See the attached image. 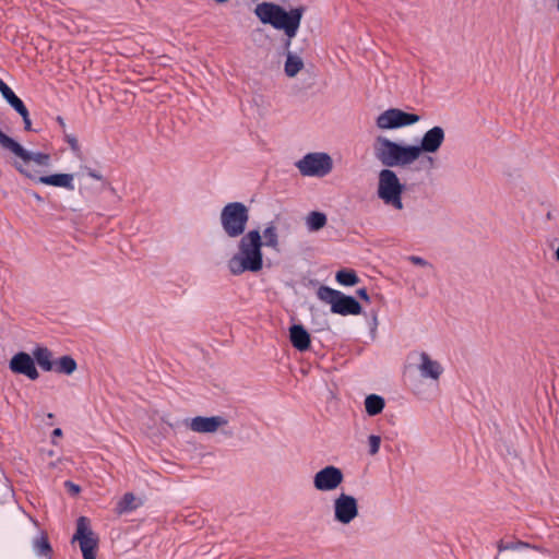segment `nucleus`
Returning a JSON list of instances; mask_svg holds the SVG:
<instances>
[{
	"label": "nucleus",
	"mask_w": 559,
	"mask_h": 559,
	"mask_svg": "<svg viewBox=\"0 0 559 559\" xmlns=\"http://www.w3.org/2000/svg\"><path fill=\"white\" fill-rule=\"evenodd\" d=\"M445 141V131L440 126L427 130L419 144H403L384 135H378L372 143L374 158L386 167H408L418 162L420 168L431 171L437 168L438 159L435 154Z\"/></svg>",
	"instance_id": "obj_1"
},
{
	"label": "nucleus",
	"mask_w": 559,
	"mask_h": 559,
	"mask_svg": "<svg viewBox=\"0 0 559 559\" xmlns=\"http://www.w3.org/2000/svg\"><path fill=\"white\" fill-rule=\"evenodd\" d=\"M263 241L258 229H252L241 236L238 251L228 260L227 267L233 275L246 272L258 273L263 269Z\"/></svg>",
	"instance_id": "obj_2"
},
{
	"label": "nucleus",
	"mask_w": 559,
	"mask_h": 559,
	"mask_svg": "<svg viewBox=\"0 0 559 559\" xmlns=\"http://www.w3.org/2000/svg\"><path fill=\"white\" fill-rule=\"evenodd\" d=\"M305 9L302 7L292 9L286 12L281 5L272 2L259 3L254 13L263 24H270L276 29L284 31L288 39L285 48L288 50L292 38H294L300 26Z\"/></svg>",
	"instance_id": "obj_3"
},
{
	"label": "nucleus",
	"mask_w": 559,
	"mask_h": 559,
	"mask_svg": "<svg viewBox=\"0 0 559 559\" xmlns=\"http://www.w3.org/2000/svg\"><path fill=\"white\" fill-rule=\"evenodd\" d=\"M381 169L378 177V198L385 204L394 210L402 211L404 204L402 201V194L404 192V185L400 181V178L392 170V167Z\"/></svg>",
	"instance_id": "obj_4"
},
{
	"label": "nucleus",
	"mask_w": 559,
	"mask_h": 559,
	"mask_svg": "<svg viewBox=\"0 0 559 559\" xmlns=\"http://www.w3.org/2000/svg\"><path fill=\"white\" fill-rule=\"evenodd\" d=\"M219 221L229 238L243 236L249 222V209L241 202L227 203L221 211Z\"/></svg>",
	"instance_id": "obj_5"
},
{
	"label": "nucleus",
	"mask_w": 559,
	"mask_h": 559,
	"mask_svg": "<svg viewBox=\"0 0 559 559\" xmlns=\"http://www.w3.org/2000/svg\"><path fill=\"white\" fill-rule=\"evenodd\" d=\"M318 298L331 306V311L341 316L359 314L361 307L352 296H346L340 290L328 286H321L317 290Z\"/></svg>",
	"instance_id": "obj_6"
},
{
	"label": "nucleus",
	"mask_w": 559,
	"mask_h": 559,
	"mask_svg": "<svg viewBox=\"0 0 559 559\" xmlns=\"http://www.w3.org/2000/svg\"><path fill=\"white\" fill-rule=\"evenodd\" d=\"M79 543L83 559H96L98 537L91 527L86 516H80L76 521V530L72 543Z\"/></svg>",
	"instance_id": "obj_7"
},
{
	"label": "nucleus",
	"mask_w": 559,
	"mask_h": 559,
	"mask_svg": "<svg viewBox=\"0 0 559 559\" xmlns=\"http://www.w3.org/2000/svg\"><path fill=\"white\" fill-rule=\"evenodd\" d=\"M333 519L342 525L350 524L359 515L357 499L346 492L338 493L333 499Z\"/></svg>",
	"instance_id": "obj_8"
},
{
	"label": "nucleus",
	"mask_w": 559,
	"mask_h": 559,
	"mask_svg": "<svg viewBox=\"0 0 559 559\" xmlns=\"http://www.w3.org/2000/svg\"><path fill=\"white\" fill-rule=\"evenodd\" d=\"M420 117L397 108H390L381 112L376 119V126L380 130H393L417 123Z\"/></svg>",
	"instance_id": "obj_9"
},
{
	"label": "nucleus",
	"mask_w": 559,
	"mask_h": 559,
	"mask_svg": "<svg viewBox=\"0 0 559 559\" xmlns=\"http://www.w3.org/2000/svg\"><path fill=\"white\" fill-rule=\"evenodd\" d=\"M304 176L323 177L332 169V159L325 153H310L296 163Z\"/></svg>",
	"instance_id": "obj_10"
},
{
	"label": "nucleus",
	"mask_w": 559,
	"mask_h": 559,
	"mask_svg": "<svg viewBox=\"0 0 559 559\" xmlns=\"http://www.w3.org/2000/svg\"><path fill=\"white\" fill-rule=\"evenodd\" d=\"M344 481L342 469L334 465H326L314 473L312 477L313 488L319 492L335 491Z\"/></svg>",
	"instance_id": "obj_11"
},
{
	"label": "nucleus",
	"mask_w": 559,
	"mask_h": 559,
	"mask_svg": "<svg viewBox=\"0 0 559 559\" xmlns=\"http://www.w3.org/2000/svg\"><path fill=\"white\" fill-rule=\"evenodd\" d=\"M227 424L228 420L224 416H197L186 421V426L198 433H214Z\"/></svg>",
	"instance_id": "obj_12"
},
{
	"label": "nucleus",
	"mask_w": 559,
	"mask_h": 559,
	"mask_svg": "<svg viewBox=\"0 0 559 559\" xmlns=\"http://www.w3.org/2000/svg\"><path fill=\"white\" fill-rule=\"evenodd\" d=\"M10 369L12 372L24 374L31 380H36L39 377L34 360L24 352L17 353L11 358Z\"/></svg>",
	"instance_id": "obj_13"
},
{
	"label": "nucleus",
	"mask_w": 559,
	"mask_h": 559,
	"mask_svg": "<svg viewBox=\"0 0 559 559\" xmlns=\"http://www.w3.org/2000/svg\"><path fill=\"white\" fill-rule=\"evenodd\" d=\"M418 357L419 362L417 365V369L421 378L438 381L443 372L441 364L433 360L426 352H421Z\"/></svg>",
	"instance_id": "obj_14"
},
{
	"label": "nucleus",
	"mask_w": 559,
	"mask_h": 559,
	"mask_svg": "<svg viewBox=\"0 0 559 559\" xmlns=\"http://www.w3.org/2000/svg\"><path fill=\"white\" fill-rule=\"evenodd\" d=\"M10 152H12L14 155L20 157L25 163L33 160L37 165H40V166H49V163H50V156L48 154L39 153V152L38 153L28 152L16 141L14 142V146L11 147Z\"/></svg>",
	"instance_id": "obj_15"
},
{
	"label": "nucleus",
	"mask_w": 559,
	"mask_h": 559,
	"mask_svg": "<svg viewBox=\"0 0 559 559\" xmlns=\"http://www.w3.org/2000/svg\"><path fill=\"white\" fill-rule=\"evenodd\" d=\"M289 338L293 346L300 352H305L310 347V334L300 324H294L289 329Z\"/></svg>",
	"instance_id": "obj_16"
},
{
	"label": "nucleus",
	"mask_w": 559,
	"mask_h": 559,
	"mask_svg": "<svg viewBox=\"0 0 559 559\" xmlns=\"http://www.w3.org/2000/svg\"><path fill=\"white\" fill-rule=\"evenodd\" d=\"M280 221V217L276 216L275 221L269 222L263 229V246L274 250L280 251V236L278 228L276 222Z\"/></svg>",
	"instance_id": "obj_17"
},
{
	"label": "nucleus",
	"mask_w": 559,
	"mask_h": 559,
	"mask_svg": "<svg viewBox=\"0 0 559 559\" xmlns=\"http://www.w3.org/2000/svg\"><path fill=\"white\" fill-rule=\"evenodd\" d=\"M37 180L38 182L44 185L60 187L68 190H74L73 175L71 174H55L49 176H41Z\"/></svg>",
	"instance_id": "obj_18"
},
{
	"label": "nucleus",
	"mask_w": 559,
	"mask_h": 559,
	"mask_svg": "<svg viewBox=\"0 0 559 559\" xmlns=\"http://www.w3.org/2000/svg\"><path fill=\"white\" fill-rule=\"evenodd\" d=\"M304 68L302 59L293 53L292 51H287L286 61L284 64V72L288 78H295Z\"/></svg>",
	"instance_id": "obj_19"
},
{
	"label": "nucleus",
	"mask_w": 559,
	"mask_h": 559,
	"mask_svg": "<svg viewBox=\"0 0 559 559\" xmlns=\"http://www.w3.org/2000/svg\"><path fill=\"white\" fill-rule=\"evenodd\" d=\"M140 506L141 501L132 492H127L118 501L116 507V513L124 514L138 509Z\"/></svg>",
	"instance_id": "obj_20"
},
{
	"label": "nucleus",
	"mask_w": 559,
	"mask_h": 559,
	"mask_svg": "<svg viewBox=\"0 0 559 559\" xmlns=\"http://www.w3.org/2000/svg\"><path fill=\"white\" fill-rule=\"evenodd\" d=\"M34 358L36 362L39 365L41 369L45 371H51L53 369L52 354L46 347H37L33 352Z\"/></svg>",
	"instance_id": "obj_21"
},
{
	"label": "nucleus",
	"mask_w": 559,
	"mask_h": 559,
	"mask_svg": "<svg viewBox=\"0 0 559 559\" xmlns=\"http://www.w3.org/2000/svg\"><path fill=\"white\" fill-rule=\"evenodd\" d=\"M384 399L377 394H370L365 399V409L369 416L380 414L384 408Z\"/></svg>",
	"instance_id": "obj_22"
},
{
	"label": "nucleus",
	"mask_w": 559,
	"mask_h": 559,
	"mask_svg": "<svg viewBox=\"0 0 559 559\" xmlns=\"http://www.w3.org/2000/svg\"><path fill=\"white\" fill-rule=\"evenodd\" d=\"M326 215L322 212H310L306 217V225L309 231H318L326 225Z\"/></svg>",
	"instance_id": "obj_23"
},
{
	"label": "nucleus",
	"mask_w": 559,
	"mask_h": 559,
	"mask_svg": "<svg viewBox=\"0 0 559 559\" xmlns=\"http://www.w3.org/2000/svg\"><path fill=\"white\" fill-rule=\"evenodd\" d=\"M0 93L14 110L22 109L24 103L14 94V92L0 79Z\"/></svg>",
	"instance_id": "obj_24"
},
{
	"label": "nucleus",
	"mask_w": 559,
	"mask_h": 559,
	"mask_svg": "<svg viewBox=\"0 0 559 559\" xmlns=\"http://www.w3.org/2000/svg\"><path fill=\"white\" fill-rule=\"evenodd\" d=\"M53 368L57 372L71 374L76 370V362L70 356H62L55 362Z\"/></svg>",
	"instance_id": "obj_25"
},
{
	"label": "nucleus",
	"mask_w": 559,
	"mask_h": 559,
	"mask_svg": "<svg viewBox=\"0 0 559 559\" xmlns=\"http://www.w3.org/2000/svg\"><path fill=\"white\" fill-rule=\"evenodd\" d=\"M335 280L340 285L343 286H354L359 282L355 271L347 269L340 270L335 275Z\"/></svg>",
	"instance_id": "obj_26"
},
{
	"label": "nucleus",
	"mask_w": 559,
	"mask_h": 559,
	"mask_svg": "<svg viewBox=\"0 0 559 559\" xmlns=\"http://www.w3.org/2000/svg\"><path fill=\"white\" fill-rule=\"evenodd\" d=\"M34 549L39 556H49L51 552V546L46 535H41L39 538L34 540Z\"/></svg>",
	"instance_id": "obj_27"
},
{
	"label": "nucleus",
	"mask_w": 559,
	"mask_h": 559,
	"mask_svg": "<svg viewBox=\"0 0 559 559\" xmlns=\"http://www.w3.org/2000/svg\"><path fill=\"white\" fill-rule=\"evenodd\" d=\"M528 547H531L530 544L524 543V542L504 543V542L500 540L498 543V550L499 551L516 550V549H520V548H528Z\"/></svg>",
	"instance_id": "obj_28"
},
{
	"label": "nucleus",
	"mask_w": 559,
	"mask_h": 559,
	"mask_svg": "<svg viewBox=\"0 0 559 559\" xmlns=\"http://www.w3.org/2000/svg\"><path fill=\"white\" fill-rule=\"evenodd\" d=\"M380 444H381V438H380V436L370 435V436L368 437V445H369L368 453H369L371 456L376 455V454L379 452Z\"/></svg>",
	"instance_id": "obj_29"
},
{
	"label": "nucleus",
	"mask_w": 559,
	"mask_h": 559,
	"mask_svg": "<svg viewBox=\"0 0 559 559\" xmlns=\"http://www.w3.org/2000/svg\"><path fill=\"white\" fill-rule=\"evenodd\" d=\"M23 118V122H24V129L26 131H31L32 130V121L29 119V114H28V110L27 108L24 106L22 107V109H19L16 110Z\"/></svg>",
	"instance_id": "obj_30"
},
{
	"label": "nucleus",
	"mask_w": 559,
	"mask_h": 559,
	"mask_svg": "<svg viewBox=\"0 0 559 559\" xmlns=\"http://www.w3.org/2000/svg\"><path fill=\"white\" fill-rule=\"evenodd\" d=\"M14 140L10 136H8L7 134H4L1 130H0V145L4 148V150H8L10 151L11 147L14 146Z\"/></svg>",
	"instance_id": "obj_31"
},
{
	"label": "nucleus",
	"mask_w": 559,
	"mask_h": 559,
	"mask_svg": "<svg viewBox=\"0 0 559 559\" xmlns=\"http://www.w3.org/2000/svg\"><path fill=\"white\" fill-rule=\"evenodd\" d=\"M408 260L415 264V265H419V266H426L428 265V262L426 260H424L423 258L420 257H417V255H411L408 258Z\"/></svg>",
	"instance_id": "obj_32"
},
{
	"label": "nucleus",
	"mask_w": 559,
	"mask_h": 559,
	"mask_svg": "<svg viewBox=\"0 0 559 559\" xmlns=\"http://www.w3.org/2000/svg\"><path fill=\"white\" fill-rule=\"evenodd\" d=\"M68 143L70 145V147L74 151V152H79L80 151V146H79V142L73 136H68Z\"/></svg>",
	"instance_id": "obj_33"
},
{
	"label": "nucleus",
	"mask_w": 559,
	"mask_h": 559,
	"mask_svg": "<svg viewBox=\"0 0 559 559\" xmlns=\"http://www.w3.org/2000/svg\"><path fill=\"white\" fill-rule=\"evenodd\" d=\"M66 487L68 488V490L73 493V495H76L80 492V487L71 481H66Z\"/></svg>",
	"instance_id": "obj_34"
},
{
	"label": "nucleus",
	"mask_w": 559,
	"mask_h": 559,
	"mask_svg": "<svg viewBox=\"0 0 559 559\" xmlns=\"http://www.w3.org/2000/svg\"><path fill=\"white\" fill-rule=\"evenodd\" d=\"M357 295H358L359 298H361L365 301H369L370 300L369 295H368L366 288H359L357 290Z\"/></svg>",
	"instance_id": "obj_35"
},
{
	"label": "nucleus",
	"mask_w": 559,
	"mask_h": 559,
	"mask_svg": "<svg viewBox=\"0 0 559 559\" xmlns=\"http://www.w3.org/2000/svg\"><path fill=\"white\" fill-rule=\"evenodd\" d=\"M88 176L94 178V179H96V180H100L102 179V176L98 173L94 171V170H90L88 171Z\"/></svg>",
	"instance_id": "obj_36"
},
{
	"label": "nucleus",
	"mask_w": 559,
	"mask_h": 559,
	"mask_svg": "<svg viewBox=\"0 0 559 559\" xmlns=\"http://www.w3.org/2000/svg\"><path fill=\"white\" fill-rule=\"evenodd\" d=\"M52 436L53 437H61L62 436V430L60 428H56L53 431H52Z\"/></svg>",
	"instance_id": "obj_37"
},
{
	"label": "nucleus",
	"mask_w": 559,
	"mask_h": 559,
	"mask_svg": "<svg viewBox=\"0 0 559 559\" xmlns=\"http://www.w3.org/2000/svg\"><path fill=\"white\" fill-rule=\"evenodd\" d=\"M32 195H33V197L35 198V200H37L38 202H41V201H43L41 197H40L38 193L33 192V193H32Z\"/></svg>",
	"instance_id": "obj_38"
},
{
	"label": "nucleus",
	"mask_w": 559,
	"mask_h": 559,
	"mask_svg": "<svg viewBox=\"0 0 559 559\" xmlns=\"http://www.w3.org/2000/svg\"><path fill=\"white\" fill-rule=\"evenodd\" d=\"M16 168H17V170H19L20 173L27 175V173H26L22 167L16 166Z\"/></svg>",
	"instance_id": "obj_39"
},
{
	"label": "nucleus",
	"mask_w": 559,
	"mask_h": 559,
	"mask_svg": "<svg viewBox=\"0 0 559 559\" xmlns=\"http://www.w3.org/2000/svg\"><path fill=\"white\" fill-rule=\"evenodd\" d=\"M556 258H557V260L559 261V247H558V248H557V250H556Z\"/></svg>",
	"instance_id": "obj_40"
},
{
	"label": "nucleus",
	"mask_w": 559,
	"mask_h": 559,
	"mask_svg": "<svg viewBox=\"0 0 559 559\" xmlns=\"http://www.w3.org/2000/svg\"><path fill=\"white\" fill-rule=\"evenodd\" d=\"M47 416H48V418H52L53 415L51 413H49Z\"/></svg>",
	"instance_id": "obj_41"
}]
</instances>
